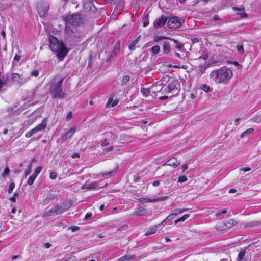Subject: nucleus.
I'll return each mask as SVG.
<instances>
[{"label":"nucleus","instance_id":"nucleus-22","mask_svg":"<svg viewBox=\"0 0 261 261\" xmlns=\"http://www.w3.org/2000/svg\"><path fill=\"white\" fill-rule=\"evenodd\" d=\"M212 63H218L221 61V58L218 55H215L211 59Z\"/></svg>","mask_w":261,"mask_h":261},{"label":"nucleus","instance_id":"nucleus-23","mask_svg":"<svg viewBox=\"0 0 261 261\" xmlns=\"http://www.w3.org/2000/svg\"><path fill=\"white\" fill-rule=\"evenodd\" d=\"M146 210L142 207L139 208L136 212V215L138 216H143L146 214Z\"/></svg>","mask_w":261,"mask_h":261},{"label":"nucleus","instance_id":"nucleus-15","mask_svg":"<svg viewBox=\"0 0 261 261\" xmlns=\"http://www.w3.org/2000/svg\"><path fill=\"white\" fill-rule=\"evenodd\" d=\"M84 8L87 11H93L95 9L94 5L91 2L88 1H86L84 5Z\"/></svg>","mask_w":261,"mask_h":261},{"label":"nucleus","instance_id":"nucleus-56","mask_svg":"<svg viewBox=\"0 0 261 261\" xmlns=\"http://www.w3.org/2000/svg\"><path fill=\"white\" fill-rule=\"evenodd\" d=\"M6 84V81H2L0 79V89L2 88Z\"/></svg>","mask_w":261,"mask_h":261},{"label":"nucleus","instance_id":"nucleus-55","mask_svg":"<svg viewBox=\"0 0 261 261\" xmlns=\"http://www.w3.org/2000/svg\"><path fill=\"white\" fill-rule=\"evenodd\" d=\"M92 216V214L91 213H87L85 217V219L87 220L90 218Z\"/></svg>","mask_w":261,"mask_h":261},{"label":"nucleus","instance_id":"nucleus-14","mask_svg":"<svg viewBox=\"0 0 261 261\" xmlns=\"http://www.w3.org/2000/svg\"><path fill=\"white\" fill-rule=\"evenodd\" d=\"M46 125H47V121H46V120L44 119H43V120L42 121V122L40 124H39L38 125H37L36 127H35L33 129L35 131V132L37 133L39 131L42 130L44 129L46 127Z\"/></svg>","mask_w":261,"mask_h":261},{"label":"nucleus","instance_id":"nucleus-58","mask_svg":"<svg viewBox=\"0 0 261 261\" xmlns=\"http://www.w3.org/2000/svg\"><path fill=\"white\" fill-rule=\"evenodd\" d=\"M168 222V221H167V220L166 219V218L163 221H162V222L160 224V226L162 225H163V226H165L166 225V224Z\"/></svg>","mask_w":261,"mask_h":261},{"label":"nucleus","instance_id":"nucleus-50","mask_svg":"<svg viewBox=\"0 0 261 261\" xmlns=\"http://www.w3.org/2000/svg\"><path fill=\"white\" fill-rule=\"evenodd\" d=\"M232 9L234 11H240V12L243 11L244 10L243 8H239L236 7H232Z\"/></svg>","mask_w":261,"mask_h":261},{"label":"nucleus","instance_id":"nucleus-54","mask_svg":"<svg viewBox=\"0 0 261 261\" xmlns=\"http://www.w3.org/2000/svg\"><path fill=\"white\" fill-rule=\"evenodd\" d=\"M118 103V100L117 99H115V100H113V102L111 104V107H114L117 105Z\"/></svg>","mask_w":261,"mask_h":261},{"label":"nucleus","instance_id":"nucleus-37","mask_svg":"<svg viewBox=\"0 0 261 261\" xmlns=\"http://www.w3.org/2000/svg\"><path fill=\"white\" fill-rule=\"evenodd\" d=\"M110 144V142L107 139H104L101 141V145L102 146H105Z\"/></svg>","mask_w":261,"mask_h":261},{"label":"nucleus","instance_id":"nucleus-60","mask_svg":"<svg viewBox=\"0 0 261 261\" xmlns=\"http://www.w3.org/2000/svg\"><path fill=\"white\" fill-rule=\"evenodd\" d=\"M159 184H160V182L158 180H156V181H154L152 184L153 186H155V187L159 186Z\"/></svg>","mask_w":261,"mask_h":261},{"label":"nucleus","instance_id":"nucleus-8","mask_svg":"<svg viewBox=\"0 0 261 261\" xmlns=\"http://www.w3.org/2000/svg\"><path fill=\"white\" fill-rule=\"evenodd\" d=\"M180 164V162L178 161L175 158H172L170 159L167 162L163 164L162 167L166 169L168 166L176 168Z\"/></svg>","mask_w":261,"mask_h":261},{"label":"nucleus","instance_id":"nucleus-30","mask_svg":"<svg viewBox=\"0 0 261 261\" xmlns=\"http://www.w3.org/2000/svg\"><path fill=\"white\" fill-rule=\"evenodd\" d=\"M129 80V76L128 75L124 76L121 80V85H124L126 84Z\"/></svg>","mask_w":261,"mask_h":261},{"label":"nucleus","instance_id":"nucleus-34","mask_svg":"<svg viewBox=\"0 0 261 261\" xmlns=\"http://www.w3.org/2000/svg\"><path fill=\"white\" fill-rule=\"evenodd\" d=\"M237 49L238 52H239L241 54H243L244 52L243 46L242 45H238L237 46Z\"/></svg>","mask_w":261,"mask_h":261},{"label":"nucleus","instance_id":"nucleus-35","mask_svg":"<svg viewBox=\"0 0 261 261\" xmlns=\"http://www.w3.org/2000/svg\"><path fill=\"white\" fill-rule=\"evenodd\" d=\"M201 89L202 90H203L204 91H205L206 93H207V92H209L210 87L208 86L207 85L204 84V85L202 86Z\"/></svg>","mask_w":261,"mask_h":261},{"label":"nucleus","instance_id":"nucleus-12","mask_svg":"<svg viewBox=\"0 0 261 261\" xmlns=\"http://www.w3.org/2000/svg\"><path fill=\"white\" fill-rule=\"evenodd\" d=\"M11 79L13 82L15 84H19L20 85H22L24 83L22 81L21 76L17 73H12L11 75Z\"/></svg>","mask_w":261,"mask_h":261},{"label":"nucleus","instance_id":"nucleus-39","mask_svg":"<svg viewBox=\"0 0 261 261\" xmlns=\"http://www.w3.org/2000/svg\"><path fill=\"white\" fill-rule=\"evenodd\" d=\"M175 216V215L173 213L170 214L167 218H166V219L167 220V221L169 222L170 221V220L173 219L174 218V217Z\"/></svg>","mask_w":261,"mask_h":261},{"label":"nucleus","instance_id":"nucleus-52","mask_svg":"<svg viewBox=\"0 0 261 261\" xmlns=\"http://www.w3.org/2000/svg\"><path fill=\"white\" fill-rule=\"evenodd\" d=\"M242 18L247 17V14L243 11H241V13L239 14Z\"/></svg>","mask_w":261,"mask_h":261},{"label":"nucleus","instance_id":"nucleus-28","mask_svg":"<svg viewBox=\"0 0 261 261\" xmlns=\"http://www.w3.org/2000/svg\"><path fill=\"white\" fill-rule=\"evenodd\" d=\"M9 172L10 169L8 167L6 168L1 175V177L3 178H6Z\"/></svg>","mask_w":261,"mask_h":261},{"label":"nucleus","instance_id":"nucleus-47","mask_svg":"<svg viewBox=\"0 0 261 261\" xmlns=\"http://www.w3.org/2000/svg\"><path fill=\"white\" fill-rule=\"evenodd\" d=\"M250 170H251V168H250L249 167L242 168L240 169L241 171H243L244 172H248Z\"/></svg>","mask_w":261,"mask_h":261},{"label":"nucleus","instance_id":"nucleus-9","mask_svg":"<svg viewBox=\"0 0 261 261\" xmlns=\"http://www.w3.org/2000/svg\"><path fill=\"white\" fill-rule=\"evenodd\" d=\"M167 19L168 18L166 16L162 15L154 21L153 25L155 28L162 27L166 23Z\"/></svg>","mask_w":261,"mask_h":261},{"label":"nucleus","instance_id":"nucleus-3","mask_svg":"<svg viewBox=\"0 0 261 261\" xmlns=\"http://www.w3.org/2000/svg\"><path fill=\"white\" fill-rule=\"evenodd\" d=\"M63 79H60L58 76L54 79V84L50 89V94L54 98L63 99L66 97V94L63 92L62 84Z\"/></svg>","mask_w":261,"mask_h":261},{"label":"nucleus","instance_id":"nucleus-44","mask_svg":"<svg viewBox=\"0 0 261 261\" xmlns=\"http://www.w3.org/2000/svg\"><path fill=\"white\" fill-rule=\"evenodd\" d=\"M165 38V37L164 36H160V37L156 36L154 38V41L158 42V41L162 40V39H164Z\"/></svg>","mask_w":261,"mask_h":261},{"label":"nucleus","instance_id":"nucleus-31","mask_svg":"<svg viewBox=\"0 0 261 261\" xmlns=\"http://www.w3.org/2000/svg\"><path fill=\"white\" fill-rule=\"evenodd\" d=\"M86 187V189H90L95 188L96 186L95 184L92 183V184H89L88 185L86 184V185H85V186H84V187Z\"/></svg>","mask_w":261,"mask_h":261},{"label":"nucleus","instance_id":"nucleus-48","mask_svg":"<svg viewBox=\"0 0 261 261\" xmlns=\"http://www.w3.org/2000/svg\"><path fill=\"white\" fill-rule=\"evenodd\" d=\"M57 177V174L55 172H52L50 174V178L51 179H55Z\"/></svg>","mask_w":261,"mask_h":261},{"label":"nucleus","instance_id":"nucleus-51","mask_svg":"<svg viewBox=\"0 0 261 261\" xmlns=\"http://www.w3.org/2000/svg\"><path fill=\"white\" fill-rule=\"evenodd\" d=\"M70 229L72 232H75L79 229V227L76 226H74L71 227Z\"/></svg>","mask_w":261,"mask_h":261},{"label":"nucleus","instance_id":"nucleus-4","mask_svg":"<svg viewBox=\"0 0 261 261\" xmlns=\"http://www.w3.org/2000/svg\"><path fill=\"white\" fill-rule=\"evenodd\" d=\"M70 207V204L57 206L46 210L43 214L42 217L54 216L66 212Z\"/></svg>","mask_w":261,"mask_h":261},{"label":"nucleus","instance_id":"nucleus-64","mask_svg":"<svg viewBox=\"0 0 261 261\" xmlns=\"http://www.w3.org/2000/svg\"><path fill=\"white\" fill-rule=\"evenodd\" d=\"M219 19V18L218 17V16L217 15H215L213 17V20L214 21H217Z\"/></svg>","mask_w":261,"mask_h":261},{"label":"nucleus","instance_id":"nucleus-24","mask_svg":"<svg viewBox=\"0 0 261 261\" xmlns=\"http://www.w3.org/2000/svg\"><path fill=\"white\" fill-rule=\"evenodd\" d=\"M76 130L75 127H73L71 128L69 131H68L65 135V136L66 137V139H67L68 138H71V136L75 133Z\"/></svg>","mask_w":261,"mask_h":261},{"label":"nucleus","instance_id":"nucleus-20","mask_svg":"<svg viewBox=\"0 0 261 261\" xmlns=\"http://www.w3.org/2000/svg\"><path fill=\"white\" fill-rule=\"evenodd\" d=\"M135 258L133 255H127L120 257L118 261H132Z\"/></svg>","mask_w":261,"mask_h":261},{"label":"nucleus","instance_id":"nucleus-13","mask_svg":"<svg viewBox=\"0 0 261 261\" xmlns=\"http://www.w3.org/2000/svg\"><path fill=\"white\" fill-rule=\"evenodd\" d=\"M166 198L165 197H159L156 198H142L141 199V201L143 202H153L155 201H159L161 200H165Z\"/></svg>","mask_w":261,"mask_h":261},{"label":"nucleus","instance_id":"nucleus-16","mask_svg":"<svg viewBox=\"0 0 261 261\" xmlns=\"http://www.w3.org/2000/svg\"><path fill=\"white\" fill-rule=\"evenodd\" d=\"M140 37V36H138L136 39L132 41L128 45V48L130 50H134L135 49V47L138 43L139 39Z\"/></svg>","mask_w":261,"mask_h":261},{"label":"nucleus","instance_id":"nucleus-2","mask_svg":"<svg viewBox=\"0 0 261 261\" xmlns=\"http://www.w3.org/2000/svg\"><path fill=\"white\" fill-rule=\"evenodd\" d=\"M48 40L51 50L57 53L58 58H63L66 56L68 51L62 42H60L56 37L53 35L49 36Z\"/></svg>","mask_w":261,"mask_h":261},{"label":"nucleus","instance_id":"nucleus-1","mask_svg":"<svg viewBox=\"0 0 261 261\" xmlns=\"http://www.w3.org/2000/svg\"><path fill=\"white\" fill-rule=\"evenodd\" d=\"M211 75L216 82L226 84L232 77L233 73L230 69L226 67H224L218 70H213Z\"/></svg>","mask_w":261,"mask_h":261},{"label":"nucleus","instance_id":"nucleus-61","mask_svg":"<svg viewBox=\"0 0 261 261\" xmlns=\"http://www.w3.org/2000/svg\"><path fill=\"white\" fill-rule=\"evenodd\" d=\"M199 42V39L197 38H193L192 39V42L193 43H196Z\"/></svg>","mask_w":261,"mask_h":261},{"label":"nucleus","instance_id":"nucleus-41","mask_svg":"<svg viewBox=\"0 0 261 261\" xmlns=\"http://www.w3.org/2000/svg\"><path fill=\"white\" fill-rule=\"evenodd\" d=\"M113 102V98L112 97H111V98H109V99H108V101L106 105V107H107V108H110V107H111V104Z\"/></svg>","mask_w":261,"mask_h":261},{"label":"nucleus","instance_id":"nucleus-11","mask_svg":"<svg viewBox=\"0 0 261 261\" xmlns=\"http://www.w3.org/2000/svg\"><path fill=\"white\" fill-rule=\"evenodd\" d=\"M48 5L46 3L39 4L38 5V11L40 16H44L48 10Z\"/></svg>","mask_w":261,"mask_h":261},{"label":"nucleus","instance_id":"nucleus-5","mask_svg":"<svg viewBox=\"0 0 261 261\" xmlns=\"http://www.w3.org/2000/svg\"><path fill=\"white\" fill-rule=\"evenodd\" d=\"M66 25L74 27L82 22V19L80 15L74 14L67 16L66 17Z\"/></svg>","mask_w":261,"mask_h":261},{"label":"nucleus","instance_id":"nucleus-6","mask_svg":"<svg viewBox=\"0 0 261 261\" xmlns=\"http://www.w3.org/2000/svg\"><path fill=\"white\" fill-rule=\"evenodd\" d=\"M65 33L72 38H79L81 36V34L74 26L66 25Z\"/></svg>","mask_w":261,"mask_h":261},{"label":"nucleus","instance_id":"nucleus-19","mask_svg":"<svg viewBox=\"0 0 261 261\" xmlns=\"http://www.w3.org/2000/svg\"><path fill=\"white\" fill-rule=\"evenodd\" d=\"M42 169V167L39 166L37 167L34 173L30 177L29 179H35L37 175L41 171Z\"/></svg>","mask_w":261,"mask_h":261},{"label":"nucleus","instance_id":"nucleus-33","mask_svg":"<svg viewBox=\"0 0 261 261\" xmlns=\"http://www.w3.org/2000/svg\"><path fill=\"white\" fill-rule=\"evenodd\" d=\"M36 133L35 132V131L34 130V129H31V130L28 132L26 134H25V136L27 137V138H29L30 137H31L33 134Z\"/></svg>","mask_w":261,"mask_h":261},{"label":"nucleus","instance_id":"nucleus-40","mask_svg":"<svg viewBox=\"0 0 261 261\" xmlns=\"http://www.w3.org/2000/svg\"><path fill=\"white\" fill-rule=\"evenodd\" d=\"M190 217L189 214H185L184 216H182L181 218H179V220L180 222L184 221L186 219Z\"/></svg>","mask_w":261,"mask_h":261},{"label":"nucleus","instance_id":"nucleus-57","mask_svg":"<svg viewBox=\"0 0 261 261\" xmlns=\"http://www.w3.org/2000/svg\"><path fill=\"white\" fill-rule=\"evenodd\" d=\"M188 168V164H186L182 165V171H184Z\"/></svg>","mask_w":261,"mask_h":261},{"label":"nucleus","instance_id":"nucleus-46","mask_svg":"<svg viewBox=\"0 0 261 261\" xmlns=\"http://www.w3.org/2000/svg\"><path fill=\"white\" fill-rule=\"evenodd\" d=\"M114 149V147L113 146L109 147L104 149V151L105 152H110L113 151Z\"/></svg>","mask_w":261,"mask_h":261},{"label":"nucleus","instance_id":"nucleus-32","mask_svg":"<svg viewBox=\"0 0 261 261\" xmlns=\"http://www.w3.org/2000/svg\"><path fill=\"white\" fill-rule=\"evenodd\" d=\"M171 40L176 44V47L178 49H180L183 47V45L181 44H179L178 41L176 40L171 39Z\"/></svg>","mask_w":261,"mask_h":261},{"label":"nucleus","instance_id":"nucleus-36","mask_svg":"<svg viewBox=\"0 0 261 261\" xmlns=\"http://www.w3.org/2000/svg\"><path fill=\"white\" fill-rule=\"evenodd\" d=\"M244 255H245V252L244 251H242V252H240L239 255H238V261H242V260L243 259Z\"/></svg>","mask_w":261,"mask_h":261},{"label":"nucleus","instance_id":"nucleus-10","mask_svg":"<svg viewBox=\"0 0 261 261\" xmlns=\"http://www.w3.org/2000/svg\"><path fill=\"white\" fill-rule=\"evenodd\" d=\"M161 90V88H158L157 86H153L150 88H142L141 90V92L143 95L148 96L150 93H155L156 91Z\"/></svg>","mask_w":261,"mask_h":261},{"label":"nucleus","instance_id":"nucleus-7","mask_svg":"<svg viewBox=\"0 0 261 261\" xmlns=\"http://www.w3.org/2000/svg\"><path fill=\"white\" fill-rule=\"evenodd\" d=\"M181 25V22L177 17L171 18L167 22V25L170 28H177L180 27Z\"/></svg>","mask_w":261,"mask_h":261},{"label":"nucleus","instance_id":"nucleus-49","mask_svg":"<svg viewBox=\"0 0 261 261\" xmlns=\"http://www.w3.org/2000/svg\"><path fill=\"white\" fill-rule=\"evenodd\" d=\"M20 59H21V56L18 55H16L14 58V60L17 62H19L20 61Z\"/></svg>","mask_w":261,"mask_h":261},{"label":"nucleus","instance_id":"nucleus-38","mask_svg":"<svg viewBox=\"0 0 261 261\" xmlns=\"http://www.w3.org/2000/svg\"><path fill=\"white\" fill-rule=\"evenodd\" d=\"M14 187H15V185H14V183H13V182L10 183L9 185V188H8V192L11 193L13 191Z\"/></svg>","mask_w":261,"mask_h":261},{"label":"nucleus","instance_id":"nucleus-18","mask_svg":"<svg viewBox=\"0 0 261 261\" xmlns=\"http://www.w3.org/2000/svg\"><path fill=\"white\" fill-rule=\"evenodd\" d=\"M177 84V82L176 81H171L168 86V92H170L172 90L175 89Z\"/></svg>","mask_w":261,"mask_h":261},{"label":"nucleus","instance_id":"nucleus-62","mask_svg":"<svg viewBox=\"0 0 261 261\" xmlns=\"http://www.w3.org/2000/svg\"><path fill=\"white\" fill-rule=\"evenodd\" d=\"M178 179H179V180H181V179H187V177L186 176L182 175V176H180L179 177Z\"/></svg>","mask_w":261,"mask_h":261},{"label":"nucleus","instance_id":"nucleus-42","mask_svg":"<svg viewBox=\"0 0 261 261\" xmlns=\"http://www.w3.org/2000/svg\"><path fill=\"white\" fill-rule=\"evenodd\" d=\"M31 168H32V165L30 164L29 165V166L28 167L27 170L25 171V177H27V175L28 174H30L31 171Z\"/></svg>","mask_w":261,"mask_h":261},{"label":"nucleus","instance_id":"nucleus-21","mask_svg":"<svg viewBox=\"0 0 261 261\" xmlns=\"http://www.w3.org/2000/svg\"><path fill=\"white\" fill-rule=\"evenodd\" d=\"M160 227V224H159L158 225H155L151 228H150L148 231H147L146 232V235H149V234H153L154 233L157 229L158 228H159Z\"/></svg>","mask_w":261,"mask_h":261},{"label":"nucleus","instance_id":"nucleus-53","mask_svg":"<svg viewBox=\"0 0 261 261\" xmlns=\"http://www.w3.org/2000/svg\"><path fill=\"white\" fill-rule=\"evenodd\" d=\"M174 214L176 216L179 214H181V211H180V209H176L175 210H174V212H173Z\"/></svg>","mask_w":261,"mask_h":261},{"label":"nucleus","instance_id":"nucleus-45","mask_svg":"<svg viewBox=\"0 0 261 261\" xmlns=\"http://www.w3.org/2000/svg\"><path fill=\"white\" fill-rule=\"evenodd\" d=\"M31 75L37 77L39 75V72L38 70H34L32 72Z\"/></svg>","mask_w":261,"mask_h":261},{"label":"nucleus","instance_id":"nucleus-17","mask_svg":"<svg viewBox=\"0 0 261 261\" xmlns=\"http://www.w3.org/2000/svg\"><path fill=\"white\" fill-rule=\"evenodd\" d=\"M163 51L165 54H168L170 51V45L168 42H164L163 44Z\"/></svg>","mask_w":261,"mask_h":261},{"label":"nucleus","instance_id":"nucleus-25","mask_svg":"<svg viewBox=\"0 0 261 261\" xmlns=\"http://www.w3.org/2000/svg\"><path fill=\"white\" fill-rule=\"evenodd\" d=\"M254 129L252 128H250L245 132H244L241 135V138H244L245 136L251 134L253 132Z\"/></svg>","mask_w":261,"mask_h":261},{"label":"nucleus","instance_id":"nucleus-63","mask_svg":"<svg viewBox=\"0 0 261 261\" xmlns=\"http://www.w3.org/2000/svg\"><path fill=\"white\" fill-rule=\"evenodd\" d=\"M72 158H75V157H80V154L79 153H74L72 155Z\"/></svg>","mask_w":261,"mask_h":261},{"label":"nucleus","instance_id":"nucleus-59","mask_svg":"<svg viewBox=\"0 0 261 261\" xmlns=\"http://www.w3.org/2000/svg\"><path fill=\"white\" fill-rule=\"evenodd\" d=\"M149 24V21L147 19H146L143 22V25L146 27Z\"/></svg>","mask_w":261,"mask_h":261},{"label":"nucleus","instance_id":"nucleus-27","mask_svg":"<svg viewBox=\"0 0 261 261\" xmlns=\"http://www.w3.org/2000/svg\"><path fill=\"white\" fill-rule=\"evenodd\" d=\"M160 50V47L158 45H154L151 48V51L153 54H156L159 53Z\"/></svg>","mask_w":261,"mask_h":261},{"label":"nucleus","instance_id":"nucleus-29","mask_svg":"<svg viewBox=\"0 0 261 261\" xmlns=\"http://www.w3.org/2000/svg\"><path fill=\"white\" fill-rule=\"evenodd\" d=\"M114 173V171L111 172H105V173H101L98 175H97V176L95 177V178H101V177H104L105 175H108L109 174H111Z\"/></svg>","mask_w":261,"mask_h":261},{"label":"nucleus","instance_id":"nucleus-43","mask_svg":"<svg viewBox=\"0 0 261 261\" xmlns=\"http://www.w3.org/2000/svg\"><path fill=\"white\" fill-rule=\"evenodd\" d=\"M72 117V112L70 111L68 113L66 120V121H69Z\"/></svg>","mask_w":261,"mask_h":261},{"label":"nucleus","instance_id":"nucleus-26","mask_svg":"<svg viewBox=\"0 0 261 261\" xmlns=\"http://www.w3.org/2000/svg\"><path fill=\"white\" fill-rule=\"evenodd\" d=\"M234 225V221L233 219L228 220L225 223V226L227 228H231Z\"/></svg>","mask_w":261,"mask_h":261}]
</instances>
